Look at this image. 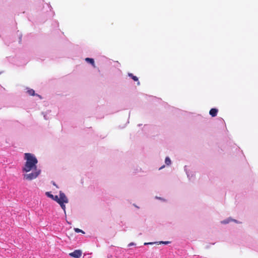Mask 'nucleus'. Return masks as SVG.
<instances>
[{
	"label": "nucleus",
	"mask_w": 258,
	"mask_h": 258,
	"mask_svg": "<svg viewBox=\"0 0 258 258\" xmlns=\"http://www.w3.org/2000/svg\"><path fill=\"white\" fill-rule=\"evenodd\" d=\"M135 245V243L131 242L130 243L128 244V246H131Z\"/></svg>",
	"instance_id": "15"
},
{
	"label": "nucleus",
	"mask_w": 258,
	"mask_h": 258,
	"mask_svg": "<svg viewBox=\"0 0 258 258\" xmlns=\"http://www.w3.org/2000/svg\"><path fill=\"white\" fill-rule=\"evenodd\" d=\"M74 230L76 233H82L83 234L85 233V232L84 231L77 228H74Z\"/></svg>",
	"instance_id": "11"
},
{
	"label": "nucleus",
	"mask_w": 258,
	"mask_h": 258,
	"mask_svg": "<svg viewBox=\"0 0 258 258\" xmlns=\"http://www.w3.org/2000/svg\"><path fill=\"white\" fill-rule=\"evenodd\" d=\"M128 75L129 77H130L133 80H134L135 81L138 82L137 84L138 85H140V82L138 80V78L137 77L134 76V75L132 73H128Z\"/></svg>",
	"instance_id": "7"
},
{
	"label": "nucleus",
	"mask_w": 258,
	"mask_h": 258,
	"mask_svg": "<svg viewBox=\"0 0 258 258\" xmlns=\"http://www.w3.org/2000/svg\"><path fill=\"white\" fill-rule=\"evenodd\" d=\"M44 117L46 119L45 115H44Z\"/></svg>",
	"instance_id": "17"
},
{
	"label": "nucleus",
	"mask_w": 258,
	"mask_h": 258,
	"mask_svg": "<svg viewBox=\"0 0 258 258\" xmlns=\"http://www.w3.org/2000/svg\"><path fill=\"white\" fill-rule=\"evenodd\" d=\"M160 244H168L170 243V241H160L159 242Z\"/></svg>",
	"instance_id": "14"
},
{
	"label": "nucleus",
	"mask_w": 258,
	"mask_h": 258,
	"mask_svg": "<svg viewBox=\"0 0 258 258\" xmlns=\"http://www.w3.org/2000/svg\"><path fill=\"white\" fill-rule=\"evenodd\" d=\"M184 170L185 171L187 176L189 179H191V177H192V174H190L189 171H188L186 169V166H184Z\"/></svg>",
	"instance_id": "9"
},
{
	"label": "nucleus",
	"mask_w": 258,
	"mask_h": 258,
	"mask_svg": "<svg viewBox=\"0 0 258 258\" xmlns=\"http://www.w3.org/2000/svg\"><path fill=\"white\" fill-rule=\"evenodd\" d=\"M165 162L166 165H169L171 164V162L170 159L168 157H167L165 158Z\"/></svg>",
	"instance_id": "10"
},
{
	"label": "nucleus",
	"mask_w": 258,
	"mask_h": 258,
	"mask_svg": "<svg viewBox=\"0 0 258 258\" xmlns=\"http://www.w3.org/2000/svg\"><path fill=\"white\" fill-rule=\"evenodd\" d=\"M45 195L48 197V198H51V199H53V195H52L50 192H46L45 193Z\"/></svg>",
	"instance_id": "12"
},
{
	"label": "nucleus",
	"mask_w": 258,
	"mask_h": 258,
	"mask_svg": "<svg viewBox=\"0 0 258 258\" xmlns=\"http://www.w3.org/2000/svg\"><path fill=\"white\" fill-rule=\"evenodd\" d=\"M154 243L153 242H145L144 243V245H148V244H153Z\"/></svg>",
	"instance_id": "16"
},
{
	"label": "nucleus",
	"mask_w": 258,
	"mask_h": 258,
	"mask_svg": "<svg viewBox=\"0 0 258 258\" xmlns=\"http://www.w3.org/2000/svg\"><path fill=\"white\" fill-rule=\"evenodd\" d=\"M82 254V252L81 250H75L73 252L70 253L69 254L72 257L75 258H80Z\"/></svg>",
	"instance_id": "3"
},
{
	"label": "nucleus",
	"mask_w": 258,
	"mask_h": 258,
	"mask_svg": "<svg viewBox=\"0 0 258 258\" xmlns=\"http://www.w3.org/2000/svg\"><path fill=\"white\" fill-rule=\"evenodd\" d=\"M69 203V200L67 197V202H63V201H61L58 204L61 207V209L63 210L64 212L66 213V206L64 204H67Z\"/></svg>",
	"instance_id": "4"
},
{
	"label": "nucleus",
	"mask_w": 258,
	"mask_h": 258,
	"mask_svg": "<svg viewBox=\"0 0 258 258\" xmlns=\"http://www.w3.org/2000/svg\"><path fill=\"white\" fill-rule=\"evenodd\" d=\"M25 159L26 160L25 164L23 167V171L28 172L32 170V172L25 174L24 178L25 179L31 180L36 178L41 172V170L37 167L38 160L36 157L31 153L25 154Z\"/></svg>",
	"instance_id": "1"
},
{
	"label": "nucleus",
	"mask_w": 258,
	"mask_h": 258,
	"mask_svg": "<svg viewBox=\"0 0 258 258\" xmlns=\"http://www.w3.org/2000/svg\"><path fill=\"white\" fill-rule=\"evenodd\" d=\"M27 92H28V93L30 96H34V95H35V91H34V90L33 89H28V90H27ZM36 95L38 97H39L40 98H41V96L39 95L36 94Z\"/></svg>",
	"instance_id": "6"
},
{
	"label": "nucleus",
	"mask_w": 258,
	"mask_h": 258,
	"mask_svg": "<svg viewBox=\"0 0 258 258\" xmlns=\"http://www.w3.org/2000/svg\"><path fill=\"white\" fill-rule=\"evenodd\" d=\"M218 111L216 108H212L210 110L209 113L212 117H215L217 115Z\"/></svg>",
	"instance_id": "5"
},
{
	"label": "nucleus",
	"mask_w": 258,
	"mask_h": 258,
	"mask_svg": "<svg viewBox=\"0 0 258 258\" xmlns=\"http://www.w3.org/2000/svg\"><path fill=\"white\" fill-rule=\"evenodd\" d=\"M232 220L230 218H228L226 220H223L221 222L223 224H227L230 221H231Z\"/></svg>",
	"instance_id": "13"
},
{
	"label": "nucleus",
	"mask_w": 258,
	"mask_h": 258,
	"mask_svg": "<svg viewBox=\"0 0 258 258\" xmlns=\"http://www.w3.org/2000/svg\"><path fill=\"white\" fill-rule=\"evenodd\" d=\"M52 200L56 202L58 204L62 201L66 202L67 196L62 191H60L59 192V196H53V199Z\"/></svg>",
	"instance_id": "2"
},
{
	"label": "nucleus",
	"mask_w": 258,
	"mask_h": 258,
	"mask_svg": "<svg viewBox=\"0 0 258 258\" xmlns=\"http://www.w3.org/2000/svg\"><path fill=\"white\" fill-rule=\"evenodd\" d=\"M85 60L87 63H90L91 64H94V60L93 58H86Z\"/></svg>",
	"instance_id": "8"
}]
</instances>
